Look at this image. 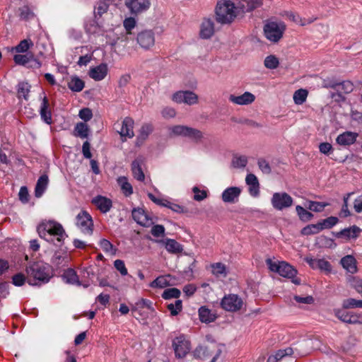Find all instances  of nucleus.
<instances>
[{
	"label": "nucleus",
	"instance_id": "nucleus-1",
	"mask_svg": "<svg viewBox=\"0 0 362 362\" xmlns=\"http://www.w3.org/2000/svg\"><path fill=\"white\" fill-rule=\"evenodd\" d=\"M262 4V0H218L214 9L215 20L221 25H230Z\"/></svg>",
	"mask_w": 362,
	"mask_h": 362
},
{
	"label": "nucleus",
	"instance_id": "nucleus-2",
	"mask_svg": "<svg viewBox=\"0 0 362 362\" xmlns=\"http://www.w3.org/2000/svg\"><path fill=\"white\" fill-rule=\"evenodd\" d=\"M266 264L271 272L278 273L280 276L291 279V281L296 284H300V280L296 278L297 270L291 264L286 262H273L272 259H267Z\"/></svg>",
	"mask_w": 362,
	"mask_h": 362
},
{
	"label": "nucleus",
	"instance_id": "nucleus-3",
	"mask_svg": "<svg viewBox=\"0 0 362 362\" xmlns=\"http://www.w3.org/2000/svg\"><path fill=\"white\" fill-rule=\"evenodd\" d=\"M286 29V24L281 21H267L263 27L265 37L272 43H278L281 40Z\"/></svg>",
	"mask_w": 362,
	"mask_h": 362
},
{
	"label": "nucleus",
	"instance_id": "nucleus-4",
	"mask_svg": "<svg viewBox=\"0 0 362 362\" xmlns=\"http://www.w3.org/2000/svg\"><path fill=\"white\" fill-rule=\"evenodd\" d=\"M37 232L40 236L45 235L46 233L52 235H57L56 240L59 243H61L64 239L65 232L63 227L55 221H50L40 224L37 227Z\"/></svg>",
	"mask_w": 362,
	"mask_h": 362
},
{
	"label": "nucleus",
	"instance_id": "nucleus-5",
	"mask_svg": "<svg viewBox=\"0 0 362 362\" xmlns=\"http://www.w3.org/2000/svg\"><path fill=\"white\" fill-rule=\"evenodd\" d=\"M216 33L214 20L211 17H204L199 24V37L202 40L211 39Z\"/></svg>",
	"mask_w": 362,
	"mask_h": 362
},
{
	"label": "nucleus",
	"instance_id": "nucleus-6",
	"mask_svg": "<svg viewBox=\"0 0 362 362\" xmlns=\"http://www.w3.org/2000/svg\"><path fill=\"white\" fill-rule=\"evenodd\" d=\"M272 204L277 210H283L292 206L293 198L286 192H275L272 198Z\"/></svg>",
	"mask_w": 362,
	"mask_h": 362
},
{
	"label": "nucleus",
	"instance_id": "nucleus-7",
	"mask_svg": "<svg viewBox=\"0 0 362 362\" xmlns=\"http://www.w3.org/2000/svg\"><path fill=\"white\" fill-rule=\"evenodd\" d=\"M173 346L175 356L179 358L185 357L191 349L189 341L187 340L184 336L176 337L173 341Z\"/></svg>",
	"mask_w": 362,
	"mask_h": 362
},
{
	"label": "nucleus",
	"instance_id": "nucleus-8",
	"mask_svg": "<svg viewBox=\"0 0 362 362\" xmlns=\"http://www.w3.org/2000/svg\"><path fill=\"white\" fill-rule=\"evenodd\" d=\"M243 305V301L238 295L229 294L221 300V307L229 312L240 310Z\"/></svg>",
	"mask_w": 362,
	"mask_h": 362
},
{
	"label": "nucleus",
	"instance_id": "nucleus-9",
	"mask_svg": "<svg viewBox=\"0 0 362 362\" xmlns=\"http://www.w3.org/2000/svg\"><path fill=\"white\" fill-rule=\"evenodd\" d=\"M76 225L81 231L88 235L93 233V220L91 216L86 211H81L76 217Z\"/></svg>",
	"mask_w": 362,
	"mask_h": 362
},
{
	"label": "nucleus",
	"instance_id": "nucleus-10",
	"mask_svg": "<svg viewBox=\"0 0 362 362\" xmlns=\"http://www.w3.org/2000/svg\"><path fill=\"white\" fill-rule=\"evenodd\" d=\"M27 274L40 281H48L49 275L46 267L41 263L34 262L26 268Z\"/></svg>",
	"mask_w": 362,
	"mask_h": 362
},
{
	"label": "nucleus",
	"instance_id": "nucleus-11",
	"mask_svg": "<svg viewBox=\"0 0 362 362\" xmlns=\"http://www.w3.org/2000/svg\"><path fill=\"white\" fill-rule=\"evenodd\" d=\"M172 99L177 103H184L192 105L198 103V95L192 91H177L173 95Z\"/></svg>",
	"mask_w": 362,
	"mask_h": 362
},
{
	"label": "nucleus",
	"instance_id": "nucleus-12",
	"mask_svg": "<svg viewBox=\"0 0 362 362\" xmlns=\"http://www.w3.org/2000/svg\"><path fill=\"white\" fill-rule=\"evenodd\" d=\"M150 0H126L125 5L132 14L138 15L147 11L151 6Z\"/></svg>",
	"mask_w": 362,
	"mask_h": 362
},
{
	"label": "nucleus",
	"instance_id": "nucleus-13",
	"mask_svg": "<svg viewBox=\"0 0 362 362\" xmlns=\"http://www.w3.org/2000/svg\"><path fill=\"white\" fill-rule=\"evenodd\" d=\"M334 315L339 320H340L343 322L348 324H362L361 315L353 313H348L340 309L335 310Z\"/></svg>",
	"mask_w": 362,
	"mask_h": 362
},
{
	"label": "nucleus",
	"instance_id": "nucleus-14",
	"mask_svg": "<svg viewBox=\"0 0 362 362\" xmlns=\"http://www.w3.org/2000/svg\"><path fill=\"white\" fill-rule=\"evenodd\" d=\"M136 40L141 48L149 49L155 44L154 33L152 30H144L138 34Z\"/></svg>",
	"mask_w": 362,
	"mask_h": 362
},
{
	"label": "nucleus",
	"instance_id": "nucleus-15",
	"mask_svg": "<svg viewBox=\"0 0 362 362\" xmlns=\"http://www.w3.org/2000/svg\"><path fill=\"white\" fill-rule=\"evenodd\" d=\"M132 218L137 223L144 227H149L153 224L152 220L141 208L133 209Z\"/></svg>",
	"mask_w": 362,
	"mask_h": 362
},
{
	"label": "nucleus",
	"instance_id": "nucleus-16",
	"mask_svg": "<svg viewBox=\"0 0 362 362\" xmlns=\"http://www.w3.org/2000/svg\"><path fill=\"white\" fill-rule=\"evenodd\" d=\"M304 259L313 269H319L327 273L331 272L330 263L324 259H313L310 257H306Z\"/></svg>",
	"mask_w": 362,
	"mask_h": 362
},
{
	"label": "nucleus",
	"instance_id": "nucleus-17",
	"mask_svg": "<svg viewBox=\"0 0 362 362\" xmlns=\"http://www.w3.org/2000/svg\"><path fill=\"white\" fill-rule=\"evenodd\" d=\"M156 242L164 245L167 251L172 254H180L183 250L182 246L173 239L160 240Z\"/></svg>",
	"mask_w": 362,
	"mask_h": 362
},
{
	"label": "nucleus",
	"instance_id": "nucleus-18",
	"mask_svg": "<svg viewBox=\"0 0 362 362\" xmlns=\"http://www.w3.org/2000/svg\"><path fill=\"white\" fill-rule=\"evenodd\" d=\"M255 95L250 92H245L239 96H235L234 95H230L229 96V100L232 103L240 105L251 104L255 100Z\"/></svg>",
	"mask_w": 362,
	"mask_h": 362
},
{
	"label": "nucleus",
	"instance_id": "nucleus-19",
	"mask_svg": "<svg viewBox=\"0 0 362 362\" xmlns=\"http://www.w3.org/2000/svg\"><path fill=\"white\" fill-rule=\"evenodd\" d=\"M327 87H329L333 90L337 91L342 95L350 93L354 90V85L349 81H345L341 83H331Z\"/></svg>",
	"mask_w": 362,
	"mask_h": 362
},
{
	"label": "nucleus",
	"instance_id": "nucleus-20",
	"mask_svg": "<svg viewBox=\"0 0 362 362\" xmlns=\"http://www.w3.org/2000/svg\"><path fill=\"white\" fill-rule=\"evenodd\" d=\"M241 189L238 187H228L222 193V199L224 202L232 203L240 196Z\"/></svg>",
	"mask_w": 362,
	"mask_h": 362
},
{
	"label": "nucleus",
	"instance_id": "nucleus-21",
	"mask_svg": "<svg viewBox=\"0 0 362 362\" xmlns=\"http://www.w3.org/2000/svg\"><path fill=\"white\" fill-rule=\"evenodd\" d=\"M134 120L130 117H126L122 122V128L118 133L122 137L132 138L134 136L133 131Z\"/></svg>",
	"mask_w": 362,
	"mask_h": 362
},
{
	"label": "nucleus",
	"instance_id": "nucleus-22",
	"mask_svg": "<svg viewBox=\"0 0 362 362\" xmlns=\"http://www.w3.org/2000/svg\"><path fill=\"white\" fill-rule=\"evenodd\" d=\"M107 74V66L105 64L91 68L89 71V76L95 81L103 80Z\"/></svg>",
	"mask_w": 362,
	"mask_h": 362
},
{
	"label": "nucleus",
	"instance_id": "nucleus-23",
	"mask_svg": "<svg viewBox=\"0 0 362 362\" xmlns=\"http://www.w3.org/2000/svg\"><path fill=\"white\" fill-rule=\"evenodd\" d=\"M358 134L356 132H345L343 134H339L336 141L337 143L342 146H349L354 144Z\"/></svg>",
	"mask_w": 362,
	"mask_h": 362
},
{
	"label": "nucleus",
	"instance_id": "nucleus-24",
	"mask_svg": "<svg viewBox=\"0 0 362 362\" xmlns=\"http://www.w3.org/2000/svg\"><path fill=\"white\" fill-rule=\"evenodd\" d=\"M245 182L249 186V192L250 195L257 197L259 193V183L257 177L254 174H248L246 176Z\"/></svg>",
	"mask_w": 362,
	"mask_h": 362
},
{
	"label": "nucleus",
	"instance_id": "nucleus-25",
	"mask_svg": "<svg viewBox=\"0 0 362 362\" xmlns=\"http://www.w3.org/2000/svg\"><path fill=\"white\" fill-rule=\"evenodd\" d=\"M361 232V229L359 227L352 226L351 227L341 230L336 234V236L337 238L344 237L346 239L356 238Z\"/></svg>",
	"mask_w": 362,
	"mask_h": 362
},
{
	"label": "nucleus",
	"instance_id": "nucleus-26",
	"mask_svg": "<svg viewBox=\"0 0 362 362\" xmlns=\"http://www.w3.org/2000/svg\"><path fill=\"white\" fill-rule=\"evenodd\" d=\"M92 203L96 205L97 207L103 213L108 211L112 206L111 200L102 196L95 197L93 199Z\"/></svg>",
	"mask_w": 362,
	"mask_h": 362
},
{
	"label": "nucleus",
	"instance_id": "nucleus-27",
	"mask_svg": "<svg viewBox=\"0 0 362 362\" xmlns=\"http://www.w3.org/2000/svg\"><path fill=\"white\" fill-rule=\"evenodd\" d=\"M342 267L351 274H354L357 271L356 260L351 255H346L341 259Z\"/></svg>",
	"mask_w": 362,
	"mask_h": 362
},
{
	"label": "nucleus",
	"instance_id": "nucleus-28",
	"mask_svg": "<svg viewBox=\"0 0 362 362\" xmlns=\"http://www.w3.org/2000/svg\"><path fill=\"white\" fill-rule=\"evenodd\" d=\"M199 319L202 322L209 323L214 322L217 316L216 314L205 306H202L199 310Z\"/></svg>",
	"mask_w": 362,
	"mask_h": 362
},
{
	"label": "nucleus",
	"instance_id": "nucleus-29",
	"mask_svg": "<svg viewBox=\"0 0 362 362\" xmlns=\"http://www.w3.org/2000/svg\"><path fill=\"white\" fill-rule=\"evenodd\" d=\"M153 127L149 124H144L140 131L139 134L137 136L136 145L141 146L144 141L147 139L148 135L153 132Z\"/></svg>",
	"mask_w": 362,
	"mask_h": 362
},
{
	"label": "nucleus",
	"instance_id": "nucleus-30",
	"mask_svg": "<svg viewBox=\"0 0 362 362\" xmlns=\"http://www.w3.org/2000/svg\"><path fill=\"white\" fill-rule=\"evenodd\" d=\"M48 182L49 179L47 175H43L40 177L37 182L35 189V195L36 197H40L42 195L43 192L47 188Z\"/></svg>",
	"mask_w": 362,
	"mask_h": 362
},
{
	"label": "nucleus",
	"instance_id": "nucleus-31",
	"mask_svg": "<svg viewBox=\"0 0 362 362\" xmlns=\"http://www.w3.org/2000/svg\"><path fill=\"white\" fill-rule=\"evenodd\" d=\"M90 129L85 122H78L76 124L74 135L81 139H86L88 136Z\"/></svg>",
	"mask_w": 362,
	"mask_h": 362
},
{
	"label": "nucleus",
	"instance_id": "nucleus-32",
	"mask_svg": "<svg viewBox=\"0 0 362 362\" xmlns=\"http://www.w3.org/2000/svg\"><path fill=\"white\" fill-rule=\"evenodd\" d=\"M49 102L47 98L45 96L42 99V103L40 108V115L42 119L48 124L52 122L51 112L48 110Z\"/></svg>",
	"mask_w": 362,
	"mask_h": 362
},
{
	"label": "nucleus",
	"instance_id": "nucleus-33",
	"mask_svg": "<svg viewBox=\"0 0 362 362\" xmlns=\"http://www.w3.org/2000/svg\"><path fill=\"white\" fill-rule=\"evenodd\" d=\"M185 137H187L193 141L198 143L203 139L204 134L200 130L197 129L187 127Z\"/></svg>",
	"mask_w": 362,
	"mask_h": 362
},
{
	"label": "nucleus",
	"instance_id": "nucleus-34",
	"mask_svg": "<svg viewBox=\"0 0 362 362\" xmlns=\"http://www.w3.org/2000/svg\"><path fill=\"white\" fill-rule=\"evenodd\" d=\"M132 171L134 178L139 181H144L145 179L144 173L142 170L141 163L138 160H135L132 163Z\"/></svg>",
	"mask_w": 362,
	"mask_h": 362
},
{
	"label": "nucleus",
	"instance_id": "nucleus-35",
	"mask_svg": "<svg viewBox=\"0 0 362 362\" xmlns=\"http://www.w3.org/2000/svg\"><path fill=\"white\" fill-rule=\"evenodd\" d=\"M117 182L125 196H129L133 193L132 186L128 182V180L126 177H119L117 179Z\"/></svg>",
	"mask_w": 362,
	"mask_h": 362
},
{
	"label": "nucleus",
	"instance_id": "nucleus-36",
	"mask_svg": "<svg viewBox=\"0 0 362 362\" xmlns=\"http://www.w3.org/2000/svg\"><path fill=\"white\" fill-rule=\"evenodd\" d=\"M170 277V275L158 276L151 283L150 286L153 288H164L165 286H168L170 285L169 281L168 280V279Z\"/></svg>",
	"mask_w": 362,
	"mask_h": 362
},
{
	"label": "nucleus",
	"instance_id": "nucleus-37",
	"mask_svg": "<svg viewBox=\"0 0 362 362\" xmlns=\"http://www.w3.org/2000/svg\"><path fill=\"white\" fill-rule=\"evenodd\" d=\"M247 163V158L245 156L235 155L231 161V165L235 168H245Z\"/></svg>",
	"mask_w": 362,
	"mask_h": 362
},
{
	"label": "nucleus",
	"instance_id": "nucleus-38",
	"mask_svg": "<svg viewBox=\"0 0 362 362\" xmlns=\"http://www.w3.org/2000/svg\"><path fill=\"white\" fill-rule=\"evenodd\" d=\"M69 88L76 92H79L84 87V82L78 77H74L68 83Z\"/></svg>",
	"mask_w": 362,
	"mask_h": 362
},
{
	"label": "nucleus",
	"instance_id": "nucleus-39",
	"mask_svg": "<svg viewBox=\"0 0 362 362\" xmlns=\"http://www.w3.org/2000/svg\"><path fill=\"white\" fill-rule=\"evenodd\" d=\"M322 230V227L320 226L319 223L311 224L304 227L300 233L303 235H310L313 234H316Z\"/></svg>",
	"mask_w": 362,
	"mask_h": 362
},
{
	"label": "nucleus",
	"instance_id": "nucleus-40",
	"mask_svg": "<svg viewBox=\"0 0 362 362\" xmlns=\"http://www.w3.org/2000/svg\"><path fill=\"white\" fill-rule=\"evenodd\" d=\"M308 96V91L304 89H299L296 90L293 94V100L296 104L301 105L303 104Z\"/></svg>",
	"mask_w": 362,
	"mask_h": 362
},
{
	"label": "nucleus",
	"instance_id": "nucleus-41",
	"mask_svg": "<svg viewBox=\"0 0 362 362\" xmlns=\"http://www.w3.org/2000/svg\"><path fill=\"white\" fill-rule=\"evenodd\" d=\"M212 273L216 276L222 275L226 276L227 274L226 267L225 264L221 262H217L211 265Z\"/></svg>",
	"mask_w": 362,
	"mask_h": 362
},
{
	"label": "nucleus",
	"instance_id": "nucleus-42",
	"mask_svg": "<svg viewBox=\"0 0 362 362\" xmlns=\"http://www.w3.org/2000/svg\"><path fill=\"white\" fill-rule=\"evenodd\" d=\"M264 64L267 69H274L278 67L279 61L274 55H269L265 58Z\"/></svg>",
	"mask_w": 362,
	"mask_h": 362
},
{
	"label": "nucleus",
	"instance_id": "nucleus-43",
	"mask_svg": "<svg viewBox=\"0 0 362 362\" xmlns=\"http://www.w3.org/2000/svg\"><path fill=\"white\" fill-rule=\"evenodd\" d=\"M296 209L300 219L303 221H308L313 217V214L308 211L300 206H297Z\"/></svg>",
	"mask_w": 362,
	"mask_h": 362
},
{
	"label": "nucleus",
	"instance_id": "nucleus-44",
	"mask_svg": "<svg viewBox=\"0 0 362 362\" xmlns=\"http://www.w3.org/2000/svg\"><path fill=\"white\" fill-rule=\"evenodd\" d=\"M100 245L105 252H109L112 255L116 254L117 249L114 247L113 245L109 240L106 239L101 240Z\"/></svg>",
	"mask_w": 362,
	"mask_h": 362
},
{
	"label": "nucleus",
	"instance_id": "nucleus-45",
	"mask_svg": "<svg viewBox=\"0 0 362 362\" xmlns=\"http://www.w3.org/2000/svg\"><path fill=\"white\" fill-rule=\"evenodd\" d=\"M338 222V218L334 216H329L327 218L322 220L319 222L320 226L322 227V230L325 228H330L334 226Z\"/></svg>",
	"mask_w": 362,
	"mask_h": 362
},
{
	"label": "nucleus",
	"instance_id": "nucleus-46",
	"mask_svg": "<svg viewBox=\"0 0 362 362\" xmlns=\"http://www.w3.org/2000/svg\"><path fill=\"white\" fill-rule=\"evenodd\" d=\"M64 277L66 279V281L70 284H78V276L74 269H69L64 274Z\"/></svg>",
	"mask_w": 362,
	"mask_h": 362
},
{
	"label": "nucleus",
	"instance_id": "nucleus-47",
	"mask_svg": "<svg viewBox=\"0 0 362 362\" xmlns=\"http://www.w3.org/2000/svg\"><path fill=\"white\" fill-rule=\"evenodd\" d=\"M180 291L176 288L166 289L163 291L162 297L165 299L177 298L180 296Z\"/></svg>",
	"mask_w": 362,
	"mask_h": 362
},
{
	"label": "nucleus",
	"instance_id": "nucleus-48",
	"mask_svg": "<svg viewBox=\"0 0 362 362\" xmlns=\"http://www.w3.org/2000/svg\"><path fill=\"white\" fill-rule=\"evenodd\" d=\"M182 308V300H176L175 304L168 305V309L170 311L172 315H177L181 311Z\"/></svg>",
	"mask_w": 362,
	"mask_h": 362
},
{
	"label": "nucleus",
	"instance_id": "nucleus-49",
	"mask_svg": "<svg viewBox=\"0 0 362 362\" xmlns=\"http://www.w3.org/2000/svg\"><path fill=\"white\" fill-rule=\"evenodd\" d=\"M19 16L23 20H28L34 16V13L27 6H23L19 8Z\"/></svg>",
	"mask_w": 362,
	"mask_h": 362
},
{
	"label": "nucleus",
	"instance_id": "nucleus-50",
	"mask_svg": "<svg viewBox=\"0 0 362 362\" xmlns=\"http://www.w3.org/2000/svg\"><path fill=\"white\" fill-rule=\"evenodd\" d=\"M33 58L32 55L26 54H16L14 56V61L17 64L25 65Z\"/></svg>",
	"mask_w": 362,
	"mask_h": 362
},
{
	"label": "nucleus",
	"instance_id": "nucleus-51",
	"mask_svg": "<svg viewBox=\"0 0 362 362\" xmlns=\"http://www.w3.org/2000/svg\"><path fill=\"white\" fill-rule=\"evenodd\" d=\"M187 126L176 125L170 128L171 134L173 136H185Z\"/></svg>",
	"mask_w": 362,
	"mask_h": 362
},
{
	"label": "nucleus",
	"instance_id": "nucleus-52",
	"mask_svg": "<svg viewBox=\"0 0 362 362\" xmlns=\"http://www.w3.org/2000/svg\"><path fill=\"white\" fill-rule=\"evenodd\" d=\"M109 8V4L106 3V1H100L95 8V16L101 17L103 14L105 13Z\"/></svg>",
	"mask_w": 362,
	"mask_h": 362
},
{
	"label": "nucleus",
	"instance_id": "nucleus-53",
	"mask_svg": "<svg viewBox=\"0 0 362 362\" xmlns=\"http://www.w3.org/2000/svg\"><path fill=\"white\" fill-rule=\"evenodd\" d=\"M327 205H328V204H327V203L310 201L309 202V205H308V208L310 210H312L313 211L320 212V211H323L325 207Z\"/></svg>",
	"mask_w": 362,
	"mask_h": 362
},
{
	"label": "nucleus",
	"instance_id": "nucleus-54",
	"mask_svg": "<svg viewBox=\"0 0 362 362\" xmlns=\"http://www.w3.org/2000/svg\"><path fill=\"white\" fill-rule=\"evenodd\" d=\"M30 45H33L31 41L23 40L15 47V49L17 52H25L29 49Z\"/></svg>",
	"mask_w": 362,
	"mask_h": 362
},
{
	"label": "nucleus",
	"instance_id": "nucleus-55",
	"mask_svg": "<svg viewBox=\"0 0 362 362\" xmlns=\"http://www.w3.org/2000/svg\"><path fill=\"white\" fill-rule=\"evenodd\" d=\"M30 92L28 83H21L18 86V94L19 98H24L27 100V96Z\"/></svg>",
	"mask_w": 362,
	"mask_h": 362
},
{
	"label": "nucleus",
	"instance_id": "nucleus-56",
	"mask_svg": "<svg viewBox=\"0 0 362 362\" xmlns=\"http://www.w3.org/2000/svg\"><path fill=\"white\" fill-rule=\"evenodd\" d=\"M123 25L127 34H131V30L136 26V21L132 17L127 18L124 21Z\"/></svg>",
	"mask_w": 362,
	"mask_h": 362
},
{
	"label": "nucleus",
	"instance_id": "nucleus-57",
	"mask_svg": "<svg viewBox=\"0 0 362 362\" xmlns=\"http://www.w3.org/2000/svg\"><path fill=\"white\" fill-rule=\"evenodd\" d=\"M358 300L354 298H348L343 301L342 307L344 309H349L353 308H358Z\"/></svg>",
	"mask_w": 362,
	"mask_h": 362
},
{
	"label": "nucleus",
	"instance_id": "nucleus-58",
	"mask_svg": "<svg viewBox=\"0 0 362 362\" xmlns=\"http://www.w3.org/2000/svg\"><path fill=\"white\" fill-rule=\"evenodd\" d=\"M78 116L81 119L84 120L85 122H87L92 118L93 113L89 108H83L79 111Z\"/></svg>",
	"mask_w": 362,
	"mask_h": 362
},
{
	"label": "nucleus",
	"instance_id": "nucleus-59",
	"mask_svg": "<svg viewBox=\"0 0 362 362\" xmlns=\"http://www.w3.org/2000/svg\"><path fill=\"white\" fill-rule=\"evenodd\" d=\"M258 166L259 169L265 174H269L272 172V169L269 163L264 159H260L258 160Z\"/></svg>",
	"mask_w": 362,
	"mask_h": 362
},
{
	"label": "nucleus",
	"instance_id": "nucleus-60",
	"mask_svg": "<svg viewBox=\"0 0 362 362\" xmlns=\"http://www.w3.org/2000/svg\"><path fill=\"white\" fill-rule=\"evenodd\" d=\"M115 268L120 272L123 276L127 274V269L124 265V262L121 259H117L114 262Z\"/></svg>",
	"mask_w": 362,
	"mask_h": 362
},
{
	"label": "nucleus",
	"instance_id": "nucleus-61",
	"mask_svg": "<svg viewBox=\"0 0 362 362\" xmlns=\"http://www.w3.org/2000/svg\"><path fill=\"white\" fill-rule=\"evenodd\" d=\"M151 233L154 237L163 236L165 228L162 225H156L151 228Z\"/></svg>",
	"mask_w": 362,
	"mask_h": 362
},
{
	"label": "nucleus",
	"instance_id": "nucleus-62",
	"mask_svg": "<svg viewBox=\"0 0 362 362\" xmlns=\"http://www.w3.org/2000/svg\"><path fill=\"white\" fill-rule=\"evenodd\" d=\"M329 96L334 100V102L339 104L344 102L346 100V98L344 96V95L335 90L330 91Z\"/></svg>",
	"mask_w": 362,
	"mask_h": 362
},
{
	"label": "nucleus",
	"instance_id": "nucleus-63",
	"mask_svg": "<svg viewBox=\"0 0 362 362\" xmlns=\"http://www.w3.org/2000/svg\"><path fill=\"white\" fill-rule=\"evenodd\" d=\"M351 286L356 290L357 292L362 293V279L354 277L351 281Z\"/></svg>",
	"mask_w": 362,
	"mask_h": 362
},
{
	"label": "nucleus",
	"instance_id": "nucleus-64",
	"mask_svg": "<svg viewBox=\"0 0 362 362\" xmlns=\"http://www.w3.org/2000/svg\"><path fill=\"white\" fill-rule=\"evenodd\" d=\"M354 209L358 214L362 212V194L358 196L354 202Z\"/></svg>",
	"mask_w": 362,
	"mask_h": 362
}]
</instances>
